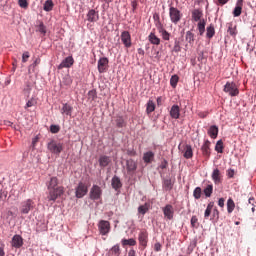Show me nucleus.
Returning <instances> with one entry per match:
<instances>
[{
    "label": "nucleus",
    "instance_id": "c85d7f7f",
    "mask_svg": "<svg viewBox=\"0 0 256 256\" xmlns=\"http://www.w3.org/2000/svg\"><path fill=\"white\" fill-rule=\"evenodd\" d=\"M61 113L71 117V113H73V107L71 105L65 103V104H63V107L61 109Z\"/></svg>",
    "mask_w": 256,
    "mask_h": 256
},
{
    "label": "nucleus",
    "instance_id": "9b49d317",
    "mask_svg": "<svg viewBox=\"0 0 256 256\" xmlns=\"http://www.w3.org/2000/svg\"><path fill=\"white\" fill-rule=\"evenodd\" d=\"M162 211L164 213V217L171 221L175 215V210L173 209V205L167 204L164 208H162Z\"/></svg>",
    "mask_w": 256,
    "mask_h": 256
},
{
    "label": "nucleus",
    "instance_id": "f03ea898",
    "mask_svg": "<svg viewBox=\"0 0 256 256\" xmlns=\"http://www.w3.org/2000/svg\"><path fill=\"white\" fill-rule=\"evenodd\" d=\"M47 149L50 151V153H53L54 155H61L63 151V143L57 142L56 140H51L47 144Z\"/></svg>",
    "mask_w": 256,
    "mask_h": 256
},
{
    "label": "nucleus",
    "instance_id": "0e129e2a",
    "mask_svg": "<svg viewBox=\"0 0 256 256\" xmlns=\"http://www.w3.org/2000/svg\"><path fill=\"white\" fill-rule=\"evenodd\" d=\"M156 101H157V105H158V106L163 105V97H161V96L158 97Z\"/></svg>",
    "mask_w": 256,
    "mask_h": 256
},
{
    "label": "nucleus",
    "instance_id": "20e7f679",
    "mask_svg": "<svg viewBox=\"0 0 256 256\" xmlns=\"http://www.w3.org/2000/svg\"><path fill=\"white\" fill-rule=\"evenodd\" d=\"M169 17H170L171 23H174V25H177V23L181 21V17H183V14L179 9L171 6L169 8Z\"/></svg>",
    "mask_w": 256,
    "mask_h": 256
},
{
    "label": "nucleus",
    "instance_id": "de8ad7c7",
    "mask_svg": "<svg viewBox=\"0 0 256 256\" xmlns=\"http://www.w3.org/2000/svg\"><path fill=\"white\" fill-rule=\"evenodd\" d=\"M88 99L90 101H95L97 99V90H90L88 92Z\"/></svg>",
    "mask_w": 256,
    "mask_h": 256
},
{
    "label": "nucleus",
    "instance_id": "58836bf2",
    "mask_svg": "<svg viewBox=\"0 0 256 256\" xmlns=\"http://www.w3.org/2000/svg\"><path fill=\"white\" fill-rule=\"evenodd\" d=\"M36 31H38V33H41V35L45 36L47 34V27L45 26V24H43V22H39Z\"/></svg>",
    "mask_w": 256,
    "mask_h": 256
},
{
    "label": "nucleus",
    "instance_id": "0eeeda50",
    "mask_svg": "<svg viewBox=\"0 0 256 256\" xmlns=\"http://www.w3.org/2000/svg\"><path fill=\"white\" fill-rule=\"evenodd\" d=\"M139 245L145 249L147 247V243H149V232L147 230L142 229L138 234Z\"/></svg>",
    "mask_w": 256,
    "mask_h": 256
},
{
    "label": "nucleus",
    "instance_id": "aec40b11",
    "mask_svg": "<svg viewBox=\"0 0 256 256\" xmlns=\"http://www.w3.org/2000/svg\"><path fill=\"white\" fill-rule=\"evenodd\" d=\"M87 21H89L90 23H95L99 21V13H97V11L93 9L89 10V12L87 13Z\"/></svg>",
    "mask_w": 256,
    "mask_h": 256
},
{
    "label": "nucleus",
    "instance_id": "3c124183",
    "mask_svg": "<svg viewBox=\"0 0 256 256\" xmlns=\"http://www.w3.org/2000/svg\"><path fill=\"white\" fill-rule=\"evenodd\" d=\"M190 223L191 227H199V219L197 218V216H192Z\"/></svg>",
    "mask_w": 256,
    "mask_h": 256
},
{
    "label": "nucleus",
    "instance_id": "338daca9",
    "mask_svg": "<svg viewBox=\"0 0 256 256\" xmlns=\"http://www.w3.org/2000/svg\"><path fill=\"white\" fill-rule=\"evenodd\" d=\"M39 63H41V59L37 58L34 63L32 64V67H37V65H39Z\"/></svg>",
    "mask_w": 256,
    "mask_h": 256
},
{
    "label": "nucleus",
    "instance_id": "7ed1b4c3",
    "mask_svg": "<svg viewBox=\"0 0 256 256\" xmlns=\"http://www.w3.org/2000/svg\"><path fill=\"white\" fill-rule=\"evenodd\" d=\"M223 91L229 94L230 97H237L239 95V86L235 82H226Z\"/></svg>",
    "mask_w": 256,
    "mask_h": 256
},
{
    "label": "nucleus",
    "instance_id": "052dcab7",
    "mask_svg": "<svg viewBox=\"0 0 256 256\" xmlns=\"http://www.w3.org/2000/svg\"><path fill=\"white\" fill-rule=\"evenodd\" d=\"M219 207H225V198H220L218 200Z\"/></svg>",
    "mask_w": 256,
    "mask_h": 256
},
{
    "label": "nucleus",
    "instance_id": "f8f14e48",
    "mask_svg": "<svg viewBox=\"0 0 256 256\" xmlns=\"http://www.w3.org/2000/svg\"><path fill=\"white\" fill-rule=\"evenodd\" d=\"M109 67V59L107 57H102L98 60V71L99 73H105Z\"/></svg>",
    "mask_w": 256,
    "mask_h": 256
},
{
    "label": "nucleus",
    "instance_id": "774afa93",
    "mask_svg": "<svg viewBox=\"0 0 256 256\" xmlns=\"http://www.w3.org/2000/svg\"><path fill=\"white\" fill-rule=\"evenodd\" d=\"M198 115H199V117L201 119H205V117H207V113L206 112H200V113H198Z\"/></svg>",
    "mask_w": 256,
    "mask_h": 256
},
{
    "label": "nucleus",
    "instance_id": "79ce46f5",
    "mask_svg": "<svg viewBox=\"0 0 256 256\" xmlns=\"http://www.w3.org/2000/svg\"><path fill=\"white\" fill-rule=\"evenodd\" d=\"M179 83V76L177 75H173L170 79V85L171 87H173V89H175V87H177V84Z\"/></svg>",
    "mask_w": 256,
    "mask_h": 256
},
{
    "label": "nucleus",
    "instance_id": "a211bd4d",
    "mask_svg": "<svg viewBox=\"0 0 256 256\" xmlns=\"http://www.w3.org/2000/svg\"><path fill=\"white\" fill-rule=\"evenodd\" d=\"M170 117L172 119H179L181 117V108L179 105H173L170 109Z\"/></svg>",
    "mask_w": 256,
    "mask_h": 256
},
{
    "label": "nucleus",
    "instance_id": "393cba45",
    "mask_svg": "<svg viewBox=\"0 0 256 256\" xmlns=\"http://www.w3.org/2000/svg\"><path fill=\"white\" fill-rule=\"evenodd\" d=\"M98 162L100 167H107L109 163H111V158L109 156L102 155L99 157Z\"/></svg>",
    "mask_w": 256,
    "mask_h": 256
},
{
    "label": "nucleus",
    "instance_id": "4c0bfd02",
    "mask_svg": "<svg viewBox=\"0 0 256 256\" xmlns=\"http://www.w3.org/2000/svg\"><path fill=\"white\" fill-rule=\"evenodd\" d=\"M232 211H235V201H233V198H229L227 201V212L231 213Z\"/></svg>",
    "mask_w": 256,
    "mask_h": 256
},
{
    "label": "nucleus",
    "instance_id": "cd10ccee",
    "mask_svg": "<svg viewBox=\"0 0 256 256\" xmlns=\"http://www.w3.org/2000/svg\"><path fill=\"white\" fill-rule=\"evenodd\" d=\"M112 187H113V189H115V191H117V189H121V187H123V184L121 183V179H119L118 176H114L112 178Z\"/></svg>",
    "mask_w": 256,
    "mask_h": 256
},
{
    "label": "nucleus",
    "instance_id": "f257e3e1",
    "mask_svg": "<svg viewBox=\"0 0 256 256\" xmlns=\"http://www.w3.org/2000/svg\"><path fill=\"white\" fill-rule=\"evenodd\" d=\"M58 185L59 179L57 177H51L47 184V189L49 191V201H57V199H59V197L65 193V188L63 186L57 187Z\"/></svg>",
    "mask_w": 256,
    "mask_h": 256
},
{
    "label": "nucleus",
    "instance_id": "f3484780",
    "mask_svg": "<svg viewBox=\"0 0 256 256\" xmlns=\"http://www.w3.org/2000/svg\"><path fill=\"white\" fill-rule=\"evenodd\" d=\"M211 142L209 140H206L204 144L201 147L202 154L204 157H211Z\"/></svg>",
    "mask_w": 256,
    "mask_h": 256
},
{
    "label": "nucleus",
    "instance_id": "e433bc0d",
    "mask_svg": "<svg viewBox=\"0 0 256 256\" xmlns=\"http://www.w3.org/2000/svg\"><path fill=\"white\" fill-rule=\"evenodd\" d=\"M205 25H207V23L205 22V20H200L198 22V31H199V35L203 36V34L205 33Z\"/></svg>",
    "mask_w": 256,
    "mask_h": 256
},
{
    "label": "nucleus",
    "instance_id": "864d4df0",
    "mask_svg": "<svg viewBox=\"0 0 256 256\" xmlns=\"http://www.w3.org/2000/svg\"><path fill=\"white\" fill-rule=\"evenodd\" d=\"M18 4L22 9H27V7H29L27 0H18Z\"/></svg>",
    "mask_w": 256,
    "mask_h": 256
},
{
    "label": "nucleus",
    "instance_id": "37998d69",
    "mask_svg": "<svg viewBox=\"0 0 256 256\" xmlns=\"http://www.w3.org/2000/svg\"><path fill=\"white\" fill-rule=\"evenodd\" d=\"M223 140H218L215 146V151H217V153H223Z\"/></svg>",
    "mask_w": 256,
    "mask_h": 256
},
{
    "label": "nucleus",
    "instance_id": "2eb2a0df",
    "mask_svg": "<svg viewBox=\"0 0 256 256\" xmlns=\"http://www.w3.org/2000/svg\"><path fill=\"white\" fill-rule=\"evenodd\" d=\"M12 247H15V249H21L23 247V237L21 235H14L11 241Z\"/></svg>",
    "mask_w": 256,
    "mask_h": 256
},
{
    "label": "nucleus",
    "instance_id": "a878e982",
    "mask_svg": "<svg viewBox=\"0 0 256 256\" xmlns=\"http://www.w3.org/2000/svg\"><path fill=\"white\" fill-rule=\"evenodd\" d=\"M158 33H160V35L164 41H169V39H171V34L169 32H167V30H165V28H163V26H160L158 28Z\"/></svg>",
    "mask_w": 256,
    "mask_h": 256
},
{
    "label": "nucleus",
    "instance_id": "c03bdc74",
    "mask_svg": "<svg viewBox=\"0 0 256 256\" xmlns=\"http://www.w3.org/2000/svg\"><path fill=\"white\" fill-rule=\"evenodd\" d=\"M172 51L173 53H181V42H179L178 40H175Z\"/></svg>",
    "mask_w": 256,
    "mask_h": 256
},
{
    "label": "nucleus",
    "instance_id": "69168bd1",
    "mask_svg": "<svg viewBox=\"0 0 256 256\" xmlns=\"http://www.w3.org/2000/svg\"><path fill=\"white\" fill-rule=\"evenodd\" d=\"M213 207H215V202H210L208 205H207V208L206 209H210L213 211Z\"/></svg>",
    "mask_w": 256,
    "mask_h": 256
},
{
    "label": "nucleus",
    "instance_id": "49530a36",
    "mask_svg": "<svg viewBox=\"0 0 256 256\" xmlns=\"http://www.w3.org/2000/svg\"><path fill=\"white\" fill-rule=\"evenodd\" d=\"M163 187L165 191H171L173 189V184L171 183V180L167 179L164 181Z\"/></svg>",
    "mask_w": 256,
    "mask_h": 256
},
{
    "label": "nucleus",
    "instance_id": "4d7b16f0",
    "mask_svg": "<svg viewBox=\"0 0 256 256\" xmlns=\"http://www.w3.org/2000/svg\"><path fill=\"white\" fill-rule=\"evenodd\" d=\"M213 210L209 209V208H206L205 212H204V217L205 219H209V217L211 216V212Z\"/></svg>",
    "mask_w": 256,
    "mask_h": 256
},
{
    "label": "nucleus",
    "instance_id": "6e6d98bb",
    "mask_svg": "<svg viewBox=\"0 0 256 256\" xmlns=\"http://www.w3.org/2000/svg\"><path fill=\"white\" fill-rule=\"evenodd\" d=\"M30 57V54L29 52H24L23 55H22V63H27L28 59Z\"/></svg>",
    "mask_w": 256,
    "mask_h": 256
},
{
    "label": "nucleus",
    "instance_id": "09e8293b",
    "mask_svg": "<svg viewBox=\"0 0 256 256\" xmlns=\"http://www.w3.org/2000/svg\"><path fill=\"white\" fill-rule=\"evenodd\" d=\"M147 211H149V207H147V204L138 207V213H140L141 215H145Z\"/></svg>",
    "mask_w": 256,
    "mask_h": 256
},
{
    "label": "nucleus",
    "instance_id": "c9c22d12",
    "mask_svg": "<svg viewBox=\"0 0 256 256\" xmlns=\"http://www.w3.org/2000/svg\"><path fill=\"white\" fill-rule=\"evenodd\" d=\"M110 253L113 256H120L121 255V247L119 246V244L114 245L111 249H110Z\"/></svg>",
    "mask_w": 256,
    "mask_h": 256
},
{
    "label": "nucleus",
    "instance_id": "a19ab883",
    "mask_svg": "<svg viewBox=\"0 0 256 256\" xmlns=\"http://www.w3.org/2000/svg\"><path fill=\"white\" fill-rule=\"evenodd\" d=\"M203 191L201 190V187H196L193 191V197L194 199H201Z\"/></svg>",
    "mask_w": 256,
    "mask_h": 256
},
{
    "label": "nucleus",
    "instance_id": "dca6fc26",
    "mask_svg": "<svg viewBox=\"0 0 256 256\" xmlns=\"http://www.w3.org/2000/svg\"><path fill=\"white\" fill-rule=\"evenodd\" d=\"M73 63H75V60H73L72 56L66 57L58 66V69H65L72 67Z\"/></svg>",
    "mask_w": 256,
    "mask_h": 256
},
{
    "label": "nucleus",
    "instance_id": "1a4fd4ad",
    "mask_svg": "<svg viewBox=\"0 0 256 256\" xmlns=\"http://www.w3.org/2000/svg\"><path fill=\"white\" fill-rule=\"evenodd\" d=\"M100 235H108L111 231V223L107 220H101L98 224Z\"/></svg>",
    "mask_w": 256,
    "mask_h": 256
},
{
    "label": "nucleus",
    "instance_id": "2f4dec72",
    "mask_svg": "<svg viewBox=\"0 0 256 256\" xmlns=\"http://www.w3.org/2000/svg\"><path fill=\"white\" fill-rule=\"evenodd\" d=\"M201 17H203V12H201V10L195 9L192 12V19H193V21H195V22L201 21Z\"/></svg>",
    "mask_w": 256,
    "mask_h": 256
},
{
    "label": "nucleus",
    "instance_id": "603ef678",
    "mask_svg": "<svg viewBox=\"0 0 256 256\" xmlns=\"http://www.w3.org/2000/svg\"><path fill=\"white\" fill-rule=\"evenodd\" d=\"M50 131L54 134L58 133L59 131H61V127H59V125L52 124L50 126Z\"/></svg>",
    "mask_w": 256,
    "mask_h": 256
},
{
    "label": "nucleus",
    "instance_id": "b1692460",
    "mask_svg": "<svg viewBox=\"0 0 256 256\" xmlns=\"http://www.w3.org/2000/svg\"><path fill=\"white\" fill-rule=\"evenodd\" d=\"M208 135L211 137V139H217V135H219V127L216 125L210 126L208 129Z\"/></svg>",
    "mask_w": 256,
    "mask_h": 256
},
{
    "label": "nucleus",
    "instance_id": "7c9ffc66",
    "mask_svg": "<svg viewBox=\"0 0 256 256\" xmlns=\"http://www.w3.org/2000/svg\"><path fill=\"white\" fill-rule=\"evenodd\" d=\"M228 33L231 35V37H236L237 36V25H233V23H228Z\"/></svg>",
    "mask_w": 256,
    "mask_h": 256
},
{
    "label": "nucleus",
    "instance_id": "412c9836",
    "mask_svg": "<svg viewBox=\"0 0 256 256\" xmlns=\"http://www.w3.org/2000/svg\"><path fill=\"white\" fill-rule=\"evenodd\" d=\"M183 157L184 159H193V148L191 145L186 144L183 149Z\"/></svg>",
    "mask_w": 256,
    "mask_h": 256
},
{
    "label": "nucleus",
    "instance_id": "f704fd0d",
    "mask_svg": "<svg viewBox=\"0 0 256 256\" xmlns=\"http://www.w3.org/2000/svg\"><path fill=\"white\" fill-rule=\"evenodd\" d=\"M153 111H155V102H153V100H149L146 106V113L149 115L153 113Z\"/></svg>",
    "mask_w": 256,
    "mask_h": 256
},
{
    "label": "nucleus",
    "instance_id": "5701e85b",
    "mask_svg": "<svg viewBox=\"0 0 256 256\" xmlns=\"http://www.w3.org/2000/svg\"><path fill=\"white\" fill-rule=\"evenodd\" d=\"M243 11V0H238L236 2V7L234 8L233 15L234 17H240Z\"/></svg>",
    "mask_w": 256,
    "mask_h": 256
},
{
    "label": "nucleus",
    "instance_id": "ddd939ff",
    "mask_svg": "<svg viewBox=\"0 0 256 256\" xmlns=\"http://www.w3.org/2000/svg\"><path fill=\"white\" fill-rule=\"evenodd\" d=\"M185 39L188 44L185 45V50L187 51L190 47H193L195 45V34L191 31H187L185 35Z\"/></svg>",
    "mask_w": 256,
    "mask_h": 256
},
{
    "label": "nucleus",
    "instance_id": "c756f323",
    "mask_svg": "<svg viewBox=\"0 0 256 256\" xmlns=\"http://www.w3.org/2000/svg\"><path fill=\"white\" fill-rule=\"evenodd\" d=\"M153 159H155V153H153L151 151L144 153V155H143L144 163H151V161H153Z\"/></svg>",
    "mask_w": 256,
    "mask_h": 256
},
{
    "label": "nucleus",
    "instance_id": "ea45409f",
    "mask_svg": "<svg viewBox=\"0 0 256 256\" xmlns=\"http://www.w3.org/2000/svg\"><path fill=\"white\" fill-rule=\"evenodd\" d=\"M203 193H204L205 197H211V195H213V186H212V184H208L206 186V189L203 190Z\"/></svg>",
    "mask_w": 256,
    "mask_h": 256
},
{
    "label": "nucleus",
    "instance_id": "680f3d73",
    "mask_svg": "<svg viewBox=\"0 0 256 256\" xmlns=\"http://www.w3.org/2000/svg\"><path fill=\"white\" fill-rule=\"evenodd\" d=\"M127 155H129L130 157H135L137 153L135 152V150H127Z\"/></svg>",
    "mask_w": 256,
    "mask_h": 256
},
{
    "label": "nucleus",
    "instance_id": "6e6552de",
    "mask_svg": "<svg viewBox=\"0 0 256 256\" xmlns=\"http://www.w3.org/2000/svg\"><path fill=\"white\" fill-rule=\"evenodd\" d=\"M89 195L92 201H98V199H101V195H103V190H101V187L93 185Z\"/></svg>",
    "mask_w": 256,
    "mask_h": 256
},
{
    "label": "nucleus",
    "instance_id": "8fccbe9b",
    "mask_svg": "<svg viewBox=\"0 0 256 256\" xmlns=\"http://www.w3.org/2000/svg\"><path fill=\"white\" fill-rule=\"evenodd\" d=\"M35 105H37V100H35V98H31L26 103L25 109H29V107H35Z\"/></svg>",
    "mask_w": 256,
    "mask_h": 256
},
{
    "label": "nucleus",
    "instance_id": "e2e57ef3",
    "mask_svg": "<svg viewBox=\"0 0 256 256\" xmlns=\"http://www.w3.org/2000/svg\"><path fill=\"white\" fill-rule=\"evenodd\" d=\"M234 175H235V170H233V169L228 170V177L230 179H232V177H234Z\"/></svg>",
    "mask_w": 256,
    "mask_h": 256
},
{
    "label": "nucleus",
    "instance_id": "13d9d810",
    "mask_svg": "<svg viewBox=\"0 0 256 256\" xmlns=\"http://www.w3.org/2000/svg\"><path fill=\"white\" fill-rule=\"evenodd\" d=\"M161 249H162L161 243L157 242L154 244V251L159 252L161 251Z\"/></svg>",
    "mask_w": 256,
    "mask_h": 256
},
{
    "label": "nucleus",
    "instance_id": "473e14b6",
    "mask_svg": "<svg viewBox=\"0 0 256 256\" xmlns=\"http://www.w3.org/2000/svg\"><path fill=\"white\" fill-rule=\"evenodd\" d=\"M53 7H55L53 0H46L44 2V6H43L44 11L46 12L53 11Z\"/></svg>",
    "mask_w": 256,
    "mask_h": 256
},
{
    "label": "nucleus",
    "instance_id": "39448f33",
    "mask_svg": "<svg viewBox=\"0 0 256 256\" xmlns=\"http://www.w3.org/2000/svg\"><path fill=\"white\" fill-rule=\"evenodd\" d=\"M35 209V202L32 199H27L21 203L20 213L28 215L29 211Z\"/></svg>",
    "mask_w": 256,
    "mask_h": 256
},
{
    "label": "nucleus",
    "instance_id": "bb28decb",
    "mask_svg": "<svg viewBox=\"0 0 256 256\" xmlns=\"http://www.w3.org/2000/svg\"><path fill=\"white\" fill-rule=\"evenodd\" d=\"M121 244L123 247H127V245L129 247H135V245H137V240L130 238V239H122L121 240Z\"/></svg>",
    "mask_w": 256,
    "mask_h": 256
},
{
    "label": "nucleus",
    "instance_id": "72a5a7b5",
    "mask_svg": "<svg viewBox=\"0 0 256 256\" xmlns=\"http://www.w3.org/2000/svg\"><path fill=\"white\" fill-rule=\"evenodd\" d=\"M206 31V37L208 39H212V37H214L215 35V26H213V24H210L209 27H207Z\"/></svg>",
    "mask_w": 256,
    "mask_h": 256
},
{
    "label": "nucleus",
    "instance_id": "423d86ee",
    "mask_svg": "<svg viewBox=\"0 0 256 256\" xmlns=\"http://www.w3.org/2000/svg\"><path fill=\"white\" fill-rule=\"evenodd\" d=\"M89 191V188L87 187V184L83 182H79L78 186L76 187V197L77 199H82V197H85Z\"/></svg>",
    "mask_w": 256,
    "mask_h": 256
},
{
    "label": "nucleus",
    "instance_id": "4468645a",
    "mask_svg": "<svg viewBox=\"0 0 256 256\" xmlns=\"http://www.w3.org/2000/svg\"><path fill=\"white\" fill-rule=\"evenodd\" d=\"M126 169L129 175L135 173L137 171V162L133 159L126 160Z\"/></svg>",
    "mask_w": 256,
    "mask_h": 256
},
{
    "label": "nucleus",
    "instance_id": "5fc2aeb1",
    "mask_svg": "<svg viewBox=\"0 0 256 256\" xmlns=\"http://www.w3.org/2000/svg\"><path fill=\"white\" fill-rule=\"evenodd\" d=\"M64 85H66L67 87L71 86V84L73 83V80L71 79V77L66 76L64 77V81H63Z\"/></svg>",
    "mask_w": 256,
    "mask_h": 256
},
{
    "label": "nucleus",
    "instance_id": "9d476101",
    "mask_svg": "<svg viewBox=\"0 0 256 256\" xmlns=\"http://www.w3.org/2000/svg\"><path fill=\"white\" fill-rule=\"evenodd\" d=\"M121 41L124 47H126V49L131 48L132 42H131V34L129 33V31H123L121 33Z\"/></svg>",
    "mask_w": 256,
    "mask_h": 256
},
{
    "label": "nucleus",
    "instance_id": "bf43d9fd",
    "mask_svg": "<svg viewBox=\"0 0 256 256\" xmlns=\"http://www.w3.org/2000/svg\"><path fill=\"white\" fill-rule=\"evenodd\" d=\"M213 217L214 219H219V210L217 208L213 210Z\"/></svg>",
    "mask_w": 256,
    "mask_h": 256
},
{
    "label": "nucleus",
    "instance_id": "6ab92c4d",
    "mask_svg": "<svg viewBox=\"0 0 256 256\" xmlns=\"http://www.w3.org/2000/svg\"><path fill=\"white\" fill-rule=\"evenodd\" d=\"M148 41L151 43V45H161V38L155 34V30H153L149 35H148Z\"/></svg>",
    "mask_w": 256,
    "mask_h": 256
},
{
    "label": "nucleus",
    "instance_id": "a18cd8bd",
    "mask_svg": "<svg viewBox=\"0 0 256 256\" xmlns=\"http://www.w3.org/2000/svg\"><path fill=\"white\" fill-rule=\"evenodd\" d=\"M116 126L119 128L125 127V119H123V116H118L116 118Z\"/></svg>",
    "mask_w": 256,
    "mask_h": 256
},
{
    "label": "nucleus",
    "instance_id": "4be33fe9",
    "mask_svg": "<svg viewBox=\"0 0 256 256\" xmlns=\"http://www.w3.org/2000/svg\"><path fill=\"white\" fill-rule=\"evenodd\" d=\"M211 177L215 185H219L222 182L221 171L217 168L213 170Z\"/></svg>",
    "mask_w": 256,
    "mask_h": 256
}]
</instances>
